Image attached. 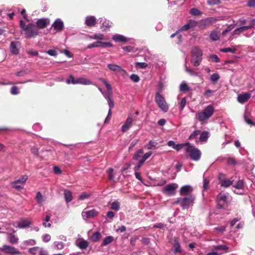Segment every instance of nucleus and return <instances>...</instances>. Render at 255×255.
I'll return each instance as SVG.
<instances>
[{
	"label": "nucleus",
	"instance_id": "obj_26",
	"mask_svg": "<svg viewBox=\"0 0 255 255\" xmlns=\"http://www.w3.org/2000/svg\"><path fill=\"white\" fill-rule=\"evenodd\" d=\"M253 28L252 25L243 26L237 28L233 32V35H239L241 33L244 32L245 30Z\"/></svg>",
	"mask_w": 255,
	"mask_h": 255
},
{
	"label": "nucleus",
	"instance_id": "obj_11",
	"mask_svg": "<svg viewBox=\"0 0 255 255\" xmlns=\"http://www.w3.org/2000/svg\"><path fill=\"white\" fill-rule=\"evenodd\" d=\"M50 19L48 18H42L38 19L36 22V26L39 29L46 28L50 23Z\"/></svg>",
	"mask_w": 255,
	"mask_h": 255
},
{
	"label": "nucleus",
	"instance_id": "obj_24",
	"mask_svg": "<svg viewBox=\"0 0 255 255\" xmlns=\"http://www.w3.org/2000/svg\"><path fill=\"white\" fill-rule=\"evenodd\" d=\"M85 24L89 26H94L96 24V18L94 16H88L86 17Z\"/></svg>",
	"mask_w": 255,
	"mask_h": 255
},
{
	"label": "nucleus",
	"instance_id": "obj_60",
	"mask_svg": "<svg viewBox=\"0 0 255 255\" xmlns=\"http://www.w3.org/2000/svg\"><path fill=\"white\" fill-rule=\"evenodd\" d=\"M19 93L18 88L16 86H13L11 88L10 93L12 95H17Z\"/></svg>",
	"mask_w": 255,
	"mask_h": 255
},
{
	"label": "nucleus",
	"instance_id": "obj_59",
	"mask_svg": "<svg viewBox=\"0 0 255 255\" xmlns=\"http://www.w3.org/2000/svg\"><path fill=\"white\" fill-rule=\"evenodd\" d=\"M90 196V194L86 193H83L79 197H78L79 200H83L85 199L88 198Z\"/></svg>",
	"mask_w": 255,
	"mask_h": 255
},
{
	"label": "nucleus",
	"instance_id": "obj_61",
	"mask_svg": "<svg viewBox=\"0 0 255 255\" xmlns=\"http://www.w3.org/2000/svg\"><path fill=\"white\" fill-rule=\"evenodd\" d=\"M138 239V236H133L130 238V243L131 246H134L136 241Z\"/></svg>",
	"mask_w": 255,
	"mask_h": 255
},
{
	"label": "nucleus",
	"instance_id": "obj_14",
	"mask_svg": "<svg viewBox=\"0 0 255 255\" xmlns=\"http://www.w3.org/2000/svg\"><path fill=\"white\" fill-rule=\"evenodd\" d=\"M217 19L213 17H207L205 19H202L200 23L203 27L205 28L206 27L211 25L212 24L216 22Z\"/></svg>",
	"mask_w": 255,
	"mask_h": 255
},
{
	"label": "nucleus",
	"instance_id": "obj_34",
	"mask_svg": "<svg viewBox=\"0 0 255 255\" xmlns=\"http://www.w3.org/2000/svg\"><path fill=\"white\" fill-rule=\"evenodd\" d=\"M200 140L201 141H206L209 137V132L207 131H204L202 132H200Z\"/></svg>",
	"mask_w": 255,
	"mask_h": 255
},
{
	"label": "nucleus",
	"instance_id": "obj_12",
	"mask_svg": "<svg viewBox=\"0 0 255 255\" xmlns=\"http://www.w3.org/2000/svg\"><path fill=\"white\" fill-rule=\"evenodd\" d=\"M98 214V211L96 209H93L90 210L86 211L84 210L82 212V216L84 218L90 219L93 218Z\"/></svg>",
	"mask_w": 255,
	"mask_h": 255
},
{
	"label": "nucleus",
	"instance_id": "obj_35",
	"mask_svg": "<svg viewBox=\"0 0 255 255\" xmlns=\"http://www.w3.org/2000/svg\"><path fill=\"white\" fill-rule=\"evenodd\" d=\"M234 180H228L225 179L223 180L221 182V186L224 187L225 188H227L229 187L230 185L233 184Z\"/></svg>",
	"mask_w": 255,
	"mask_h": 255
},
{
	"label": "nucleus",
	"instance_id": "obj_2",
	"mask_svg": "<svg viewBox=\"0 0 255 255\" xmlns=\"http://www.w3.org/2000/svg\"><path fill=\"white\" fill-rule=\"evenodd\" d=\"M202 51L198 47L195 46L191 50V62L195 67L198 66L202 60Z\"/></svg>",
	"mask_w": 255,
	"mask_h": 255
},
{
	"label": "nucleus",
	"instance_id": "obj_8",
	"mask_svg": "<svg viewBox=\"0 0 255 255\" xmlns=\"http://www.w3.org/2000/svg\"><path fill=\"white\" fill-rule=\"evenodd\" d=\"M0 250L5 254H11L15 255L20 254V252L16 250L14 247L6 245H4L0 249Z\"/></svg>",
	"mask_w": 255,
	"mask_h": 255
},
{
	"label": "nucleus",
	"instance_id": "obj_64",
	"mask_svg": "<svg viewBox=\"0 0 255 255\" xmlns=\"http://www.w3.org/2000/svg\"><path fill=\"white\" fill-rule=\"evenodd\" d=\"M210 58L213 61L216 63L219 62L220 61L219 58L217 55H211L210 56Z\"/></svg>",
	"mask_w": 255,
	"mask_h": 255
},
{
	"label": "nucleus",
	"instance_id": "obj_63",
	"mask_svg": "<svg viewBox=\"0 0 255 255\" xmlns=\"http://www.w3.org/2000/svg\"><path fill=\"white\" fill-rule=\"evenodd\" d=\"M42 240L43 242L45 243H47L51 240V236L49 234H45L42 237Z\"/></svg>",
	"mask_w": 255,
	"mask_h": 255
},
{
	"label": "nucleus",
	"instance_id": "obj_3",
	"mask_svg": "<svg viewBox=\"0 0 255 255\" xmlns=\"http://www.w3.org/2000/svg\"><path fill=\"white\" fill-rule=\"evenodd\" d=\"M99 81L103 83L106 86L107 89V96L105 97L106 99L108 101V103L109 106V110L112 111V109L114 107L115 104L113 100V91L112 88L110 84H109L107 81L103 78H99Z\"/></svg>",
	"mask_w": 255,
	"mask_h": 255
},
{
	"label": "nucleus",
	"instance_id": "obj_13",
	"mask_svg": "<svg viewBox=\"0 0 255 255\" xmlns=\"http://www.w3.org/2000/svg\"><path fill=\"white\" fill-rule=\"evenodd\" d=\"M193 191V188L190 185H185L182 186L180 190V194L185 197L188 196L191 194Z\"/></svg>",
	"mask_w": 255,
	"mask_h": 255
},
{
	"label": "nucleus",
	"instance_id": "obj_62",
	"mask_svg": "<svg viewBox=\"0 0 255 255\" xmlns=\"http://www.w3.org/2000/svg\"><path fill=\"white\" fill-rule=\"evenodd\" d=\"M130 78V79L134 82H137L139 81V78L138 76L135 74L131 75Z\"/></svg>",
	"mask_w": 255,
	"mask_h": 255
},
{
	"label": "nucleus",
	"instance_id": "obj_40",
	"mask_svg": "<svg viewBox=\"0 0 255 255\" xmlns=\"http://www.w3.org/2000/svg\"><path fill=\"white\" fill-rule=\"evenodd\" d=\"M190 13L194 16H200L202 14L201 11L196 8H191Z\"/></svg>",
	"mask_w": 255,
	"mask_h": 255
},
{
	"label": "nucleus",
	"instance_id": "obj_39",
	"mask_svg": "<svg viewBox=\"0 0 255 255\" xmlns=\"http://www.w3.org/2000/svg\"><path fill=\"white\" fill-rule=\"evenodd\" d=\"M220 79V76L217 73H213L210 77V80L213 83H216Z\"/></svg>",
	"mask_w": 255,
	"mask_h": 255
},
{
	"label": "nucleus",
	"instance_id": "obj_17",
	"mask_svg": "<svg viewBox=\"0 0 255 255\" xmlns=\"http://www.w3.org/2000/svg\"><path fill=\"white\" fill-rule=\"evenodd\" d=\"M52 26L56 31H61L64 28V23L60 19L58 18L54 22Z\"/></svg>",
	"mask_w": 255,
	"mask_h": 255
},
{
	"label": "nucleus",
	"instance_id": "obj_49",
	"mask_svg": "<svg viewBox=\"0 0 255 255\" xmlns=\"http://www.w3.org/2000/svg\"><path fill=\"white\" fill-rule=\"evenodd\" d=\"M114 169L112 168H110L107 171L108 176L109 179L110 180H114L115 177L113 174Z\"/></svg>",
	"mask_w": 255,
	"mask_h": 255
},
{
	"label": "nucleus",
	"instance_id": "obj_7",
	"mask_svg": "<svg viewBox=\"0 0 255 255\" xmlns=\"http://www.w3.org/2000/svg\"><path fill=\"white\" fill-rule=\"evenodd\" d=\"M195 197L193 195H189L188 196L182 198L181 201V207L183 209H188L189 206L192 205Z\"/></svg>",
	"mask_w": 255,
	"mask_h": 255
},
{
	"label": "nucleus",
	"instance_id": "obj_9",
	"mask_svg": "<svg viewBox=\"0 0 255 255\" xmlns=\"http://www.w3.org/2000/svg\"><path fill=\"white\" fill-rule=\"evenodd\" d=\"M112 46L113 44L110 42L96 41L93 43L88 45L87 48L91 49L94 47H111Z\"/></svg>",
	"mask_w": 255,
	"mask_h": 255
},
{
	"label": "nucleus",
	"instance_id": "obj_41",
	"mask_svg": "<svg viewBox=\"0 0 255 255\" xmlns=\"http://www.w3.org/2000/svg\"><path fill=\"white\" fill-rule=\"evenodd\" d=\"M35 199L37 200L38 203L39 204H41L44 201L43 196L41 192L39 191L37 192Z\"/></svg>",
	"mask_w": 255,
	"mask_h": 255
},
{
	"label": "nucleus",
	"instance_id": "obj_16",
	"mask_svg": "<svg viewBox=\"0 0 255 255\" xmlns=\"http://www.w3.org/2000/svg\"><path fill=\"white\" fill-rule=\"evenodd\" d=\"M227 197L225 194H219L217 197V206L219 209L223 208V204H221V202L226 203Z\"/></svg>",
	"mask_w": 255,
	"mask_h": 255
},
{
	"label": "nucleus",
	"instance_id": "obj_44",
	"mask_svg": "<svg viewBox=\"0 0 255 255\" xmlns=\"http://www.w3.org/2000/svg\"><path fill=\"white\" fill-rule=\"evenodd\" d=\"M111 209L115 211H118L120 209V203L118 201L113 202L111 206Z\"/></svg>",
	"mask_w": 255,
	"mask_h": 255
},
{
	"label": "nucleus",
	"instance_id": "obj_55",
	"mask_svg": "<svg viewBox=\"0 0 255 255\" xmlns=\"http://www.w3.org/2000/svg\"><path fill=\"white\" fill-rule=\"evenodd\" d=\"M186 98H182L180 103V105H179V108H180V111H182L183 110V109L184 108V107L186 105Z\"/></svg>",
	"mask_w": 255,
	"mask_h": 255
},
{
	"label": "nucleus",
	"instance_id": "obj_21",
	"mask_svg": "<svg viewBox=\"0 0 255 255\" xmlns=\"http://www.w3.org/2000/svg\"><path fill=\"white\" fill-rule=\"evenodd\" d=\"M132 118L130 117H128L122 127V131L123 132H126L132 125Z\"/></svg>",
	"mask_w": 255,
	"mask_h": 255
},
{
	"label": "nucleus",
	"instance_id": "obj_45",
	"mask_svg": "<svg viewBox=\"0 0 255 255\" xmlns=\"http://www.w3.org/2000/svg\"><path fill=\"white\" fill-rule=\"evenodd\" d=\"M200 133V130H196L194 131L189 136V139L190 140L196 139L197 136Z\"/></svg>",
	"mask_w": 255,
	"mask_h": 255
},
{
	"label": "nucleus",
	"instance_id": "obj_27",
	"mask_svg": "<svg viewBox=\"0 0 255 255\" xmlns=\"http://www.w3.org/2000/svg\"><path fill=\"white\" fill-rule=\"evenodd\" d=\"M220 31L215 29L211 32L209 37L212 41H215L220 39Z\"/></svg>",
	"mask_w": 255,
	"mask_h": 255
},
{
	"label": "nucleus",
	"instance_id": "obj_36",
	"mask_svg": "<svg viewBox=\"0 0 255 255\" xmlns=\"http://www.w3.org/2000/svg\"><path fill=\"white\" fill-rule=\"evenodd\" d=\"M179 90L183 92H186L189 91L190 88L185 82H182L179 87Z\"/></svg>",
	"mask_w": 255,
	"mask_h": 255
},
{
	"label": "nucleus",
	"instance_id": "obj_51",
	"mask_svg": "<svg viewBox=\"0 0 255 255\" xmlns=\"http://www.w3.org/2000/svg\"><path fill=\"white\" fill-rule=\"evenodd\" d=\"M243 181L242 180H239L235 185H234V187H235L236 189H241L243 188Z\"/></svg>",
	"mask_w": 255,
	"mask_h": 255
},
{
	"label": "nucleus",
	"instance_id": "obj_57",
	"mask_svg": "<svg viewBox=\"0 0 255 255\" xmlns=\"http://www.w3.org/2000/svg\"><path fill=\"white\" fill-rule=\"evenodd\" d=\"M157 142L150 140L148 142V146L147 147V148L148 149H151L153 148H155L156 146H157Z\"/></svg>",
	"mask_w": 255,
	"mask_h": 255
},
{
	"label": "nucleus",
	"instance_id": "obj_47",
	"mask_svg": "<svg viewBox=\"0 0 255 255\" xmlns=\"http://www.w3.org/2000/svg\"><path fill=\"white\" fill-rule=\"evenodd\" d=\"M185 71L188 73L190 75L193 76H196L198 75V73L194 71H193L192 69L189 68L187 67L186 64H185Z\"/></svg>",
	"mask_w": 255,
	"mask_h": 255
},
{
	"label": "nucleus",
	"instance_id": "obj_29",
	"mask_svg": "<svg viewBox=\"0 0 255 255\" xmlns=\"http://www.w3.org/2000/svg\"><path fill=\"white\" fill-rule=\"evenodd\" d=\"M108 67L110 70L114 72L121 73L122 71H123V70L122 68V67L118 65L117 64H108Z\"/></svg>",
	"mask_w": 255,
	"mask_h": 255
},
{
	"label": "nucleus",
	"instance_id": "obj_50",
	"mask_svg": "<svg viewBox=\"0 0 255 255\" xmlns=\"http://www.w3.org/2000/svg\"><path fill=\"white\" fill-rule=\"evenodd\" d=\"M143 153V150L142 149H140L137 150L134 154L133 158L135 160L138 159L139 157L141 156V155Z\"/></svg>",
	"mask_w": 255,
	"mask_h": 255
},
{
	"label": "nucleus",
	"instance_id": "obj_23",
	"mask_svg": "<svg viewBox=\"0 0 255 255\" xmlns=\"http://www.w3.org/2000/svg\"><path fill=\"white\" fill-rule=\"evenodd\" d=\"M19 45V42H11L10 45V51L11 53L17 55L19 53L18 46Z\"/></svg>",
	"mask_w": 255,
	"mask_h": 255
},
{
	"label": "nucleus",
	"instance_id": "obj_58",
	"mask_svg": "<svg viewBox=\"0 0 255 255\" xmlns=\"http://www.w3.org/2000/svg\"><path fill=\"white\" fill-rule=\"evenodd\" d=\"M234 27V26L233 25V24H231L230 25H229L226 28V29H225L223 32H222V35H225L227 33H228V32L230 31L231 30H232Z\"/></svg>",
	"mask_w": 255,
	"mask_h": 255
},
{
	"label": "nucleus",
	"instance_id": "obj_31",
	"mask_svg": "<svg viewBox=\"0 0 255 255\" xmlns=\"http://www.w3.org/2000/svg\"><path fill=\"white\" fill-rule=\"evenodd\" d=\"M100 22L102 23L101 28L103 29V30H106L111 26L110 21L104 18H101Z\"/></svg>",
	"mask_w": 255,
	"mask_h": 255
},
{
	"label": "nucleus",
	"instance_id": "obj_6",
	"mask_svg": "<svg viewBox=\"0 0 255 255\" xmlns=\"http://www.w3.org/2000/svg\"><path fill=\"white\" fill-rule=\"evenodd\" d=\"M26 34V38H32L36 36L38 34V31L33 23H29L26 25L24 30Z\"/></svg>",
	"mask_w": 255,
	"mask_h": 255
},
{
	"label": "nucleus",
	"instance_id": "obj_28",
	"mask_svg": "<svg viewBox=\"0 0 255 255\" xmlns=\"http://www.w3.org/2000/svg\"><path fill=\"white\" fill-rule=\"evenodd\" d=\"M212 249L213 250H217L220 252H224L227 253L229 251V247L225 245H219L216 246H213L212 247Z\"/></svg>",
	"mask_w": 255,
	"mask_h": 255
},
{
	"label": "nucleus",
	"instance_id": "obj_15",
	"mask_svg": "<svg viewBox=\"0 0 255 255\" xmlns=\"http://www.w3.org/2000/svg\"><path fill=\"white\" fill-rule=\"evenodd\" d=\"M17 223V227L20 229H22L29 227L32 224V222L30 220L23 218L21 219Z\"/></svg>",
	"mask_w": 255,
	"mask_h": 255
},
{
	"label": "nucleus",
	"instance_id": "obj_20",
	"mask_svg": "<svg viewBox=\"0 0 255 255\" xmlns=\"http://www.w3.org/2000/svg\"><path fill=\"white\" fill-rule=\"evenodd\" d=\"M2 233H5L7 236V240L8 242L13 245L17 244L18 242V238L13 233H7L5 232H1Z\"/></svg>",
	"mask_w": 255,
	"mask_h": 255
},
{
	"label": "nucleus",
	"instance_id": "obj_52",
	"mask_svg": "<svg viewBox=\"0 0 255 255\" xmlns=\"http://www.w3.org/2000/svg\"><path fill=\"white\" fill-rule=\"evenodd\" d=\"M11 186L13 188L17 189V190H20L23 189V187L19 185L15 181L11 183Z\"/></svg>",
	"mask_w": 255,
	"mask_h": 255
},
{
	"label": "nucleus",
	"instance_id": "obj_46",
	"mask_svg": "<svg viewBox=\"0 0 255 255\" xmlns=\"http://www.w3.org/2000/svg\"><path fill=\"white\" fill-rule=\"evenodd\" d=\"M66 82L68 84H76V79L72 75L69 76V78L66 80Z\"/></svg>",
	"mask_w": 255,
	"mask_h": 255
},
{
	"label": "nucleus",
	"instance_id": "obj_42",
	"mask_svg": "<svg viewBox=\"0 0 255 255\" xmlns=\"http://www.w3.org/2000/svg\"><path fill=\"white\" fill-rule=\"evenodd\" d=\"M28 178V176L26 175L22 176L20 178H19L18 179L15 180L16 182H17L18 184H21L22 185H23L26 181L27 180Z\"/></svg>",
	"mask_w": 255,
	"mask_h": 255
},
{
	"label": "nucleus",
	"instance_id": "obj_19",
	"mask_svg": "<svg viewBox=\"0 0 255 255\" xmlns=\"http://www.w3.org/2000/svg\"><path fill=\"white\" fill-rule=\"evenodd\" d=\"M75 244L76 246L81 250L86 249L89 246L88 242L83 239H79L77 240Z\"/></svg>",
	"mask_w": 255,
	"mask_h": 255
},
{
	"label": "nucleus",
	"instance_id": "obj_5",
	"mask_svg": "<svg viewBox=\"0 0 255 255\" xmlns=\"http://www.w3.org/2000/svg\"><path fill=\"white\" fill-rule=\"evenodd\" d=\"M187 144L188 145L186 148V151L189 153L190 158L195 161L199 160L201 157L200 151L195 146L189 145V143Z\"/></svg>",
	"mask_w": 255,
	"mask_h": 255
},
{
	"label": "nucleus",
	"instance_id": "obj_54",
	"mask_svg": "<svg viewBox=\"0 0 255 255\" xmlns=\"http://www.w3.org/2000/svg\"><path fill=\"white\" fill-rule=\"evenodd\" d=\"M221 51L223 52H231L232 53H235L236 52L235 49H232L230 47H227L222 48L221 49Z\"/></svg>",
	"mask_w": 255,
	"mask_h": 255
},
{
	"label": "nucleus",
	"instance_id": "obj_10",
	"mask_svg": "<svg viewBox=\"0 0 255 255\" xmlns=\"http://www.w3.org/2000/svg\"><path fill=\"white\" fill-rule=\"evenodd\" d=\"M176 187L177 185L175 183L169 184L163 188V192L167 195H173Z\"/></svg>",
	"mask_w": 255,
	"mask_h": 255
},
{
	"label": "nucleus",
	"instance_id": "obj_4",
	"mask_svg": "<svg viewBox=\"0 0 255 255\" xmlns=\"http://www.w3.org/2000/svg\"><path fill=\"white\" fill-rule=\"evenodd\" d=\"M155 102L161 111L166 112L168 110L169 107L164 97L160 94L159 92H157L155 94Z\"/></svg>",
	"mask_w": 255,
	"mask_h": 255
},
{
	"label": "nucleus",
	"instance_id": "obj_53",
	"mask_svg": "<svg viewBox=\"0 0 255 255\" xmlns=\"http://www.w3.org/2000/svg\"><path fill=\"white\" fill-rule=\"evenodd\" d=\"M135 65V67H139L140 68H145L148 66L147 64L145 62H136Z\"/></svg>",
	"mask_w": 255,
	"mask_h": 255
},
{
	"label": "nucleus",
	"instance_id": "obj_32",
	"mask_svg": "<svg viewBox=\"0 0 255 255\" xmlns=\"http://www.w3.org/2000/svg\"><path fill=\"white\" fill-rule=\"evenodd\" d=\"M64 195L66 203H69L73 200L72 194L71 191L65 190Z\"/></svg>",
	"mask_w": 255,
	"mask_h": 255
},
{
	"label": "nucleus",
	"instance_id": "obj_37",
	"mask_svg": "<svg viewBox=\"0 0 255 255\" xmlns=\"http://www.w3.org/2000/svg\"><path fill=\"white\" fill-rule=\"evenodd\" d=\"M113 240L114 238L113 236H108L104 239L102 245L103 246H106L111 243L113 241Z\"/></svg>",
	"mask_w": 255,
	"mask_h": 255
},
{
	"label": "nucleus",
	"instance_id": "obj_1",
	"mask_svg": "<svg viewBox=\"0 0 255 255\" xmlns=\"http://www.w3.org/2000/svg\"><path fill=\"white\" fill-rule=\"evenodd\" d=\"M214 111V107L212 105H208L202 112H198L196 114V118L202 124L206 123L208 120L212 116Z\"/></svg>",
	"mask_w": 255,
	"mask_h": 255
},
{
	"label": "nucleus",
	"instance_id": "obj_22",
	"mask_svg": "<svg viewBox=\"0 0 255 255\" xmlns=\"http://www.w3.org/2000/svg\"><path fill=\"white\" fill-rule=\"evenodd\" d=\"M197 25V22L195 20L190 19L187 23L184 25L180 29L181 30H187L191 28H193Z\"/></svg>",
	"mask_w": 255,
	"mask_h": 255
},
{
	"label": "nucleus",
	"instance_id": "obj_18",
	"mask_svg": "<svg viewBox=\"0 0 255 255\" xmlns=\"http://www.w3.org/2000/svg\"><path fill=\"white\" fill-rule=\"evenodd\" d=\"M251 96V94L250 93H244L238 96L237 100L240 103L244 104L248 101Z\"/></svg>",
	"mask_w": 255,
	"mask_h": 255
},
{
	"label": "nucleus",
	"instance_id": "obj_30",
	"mask_svg": "<svg viewBox=\"0 0 255 255\" xmlns=\"http://www.w3.org/2000/svg\"><path fill=\"white\" fill-rule=\"evenodd\" d=\"M173 246L174 249L173 251L174 254H180L181 253V246L177 239H174Z\"/></svg>",
	"mask_w": 255,
	"mask_h": 255
},
{
	"label": "nucleus",
	"instance_id": "obj_43",
	"mask_svg": "<svg viewBox=\"0 0 255 255\" xmlns=\"http://www.w3.org/2000/svg\"><path fill=\"white\" fill-rule=\"evenodd\" d=\"M90 38L93 39L103 40L104 38V36L102 34L99 33L91 35Z\"/></svg>",
	"mask_w": 255,
	"mask_h": 255
},
{
	"label": "nucleus",
	"instance_id": "obj_25",
	"mask_svg": "<svg viewBox=\"0 0 255 255\" xmlns=\"http://www.w3.org/2000/svg\"><path fill=\"white\" fill-rule=\"evenodd\" d=\"M112 39L116 42H122L123 43H126L128 40V38H126L124 36L121 34H116L114 35Z\"/></svg>",
	"mask_w": 255,
	"mask_h": 255
},
{
	"label": "nucleus",
	"instance_id": "obj_48",
	"mask_svg": "<svg viewBox=\"0 0 255 255\" xmlns=\"http://www.w3.org/2000/svg\"><path fill=\"white\" fill-rule=\"evenodd\" d=\"M54 245L55 247L58 250H62L64 247V243L62 242H55Z\"/></svg>",
	"mask_w": 255,
	"mask_h": 255
},
{
	"label": "nucleus",
	"instance_id": "obj_56",
	"mask_svg": "<svg viewBox=\"0 0 255 255\" xmlns=\"http://www.w3.org/2000/svg\"><path fill=\"white\" fill-rule=\"evenodd\" d=\"M220 0H208L207 4L210 5H214L220 3Z\"/></svg>",
	"mask_w": 255,
	"mask_h": 255
},
{
	"label": "nucleus",
	"instance_id": "obj_33",
	"mask_svg": "<svg viewBox=\"0 0 255 255\" xmlns=\"http://www.w3.org/2000/svg\"><path fill=\"white\" fill-rule=\"evenodd\" d=\"M91 82L87 79H85L83 78H79L76 79V84H80L82 85H90L91 84Z\"/></svg>",
	"mask_w": 255,
	"mask_h": 255
},
{
	"label": "nucleus",
	"instance_id": "obj_38",
	"mask_svg": "<svg viewBox=\"0 0 255 255\" xmlns=\"http://www.w3.org/2000/svg\"><path fill=\"white\" fill-rule=\"evenodd\" d=\"M101 235L99 232H96L91 237V240L93 242H98L101 238Z\"/></svg>",
	"mask_w": 255,
	"mask_h": 255
}]
</instances>
